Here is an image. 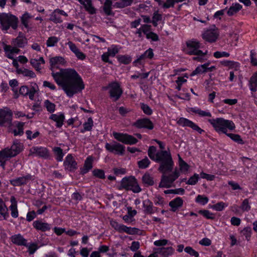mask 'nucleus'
I'll use <instances>...</instances> for the list:
<instances>
[{
	"instance_id": "f257e3e1",
	"label": "nucleus",
	"mask_w": 257,
	"mask_h": 257,
	"mask_svg": "<svg viewBox=\"0 0 257 257\" xmlns=\"http://www.w3.org/2000/svg\"><path fill=\"white\" fill-rule=\"evenodd\" d=\"M156 148L150 146L148 150V156L153 161L160 163L158 170L163 175L161 177L159 187L160 188H170L173 182L179 177L180 172L175 169L174 171L169 175L167 174L172 171L174 162L171 153L167 151L162 150L156 153Z\"/></svg>"
},
{
	"instance_id": "f03ea898",
	"label": "nucleus",
	"mask_w": 257,
	"mask_h": 257,
	"mask_svg": "<svg viewBox=\"0 0 257 257\" xmlns=\"http://www.w3.org/2000/svg\"><path fill=\"white\" fill-rule=\"evenodd\" d=\"M57 84L70 97L84 88V84L77 72L73 69L61 70L60 72L52 73Z\"/></svg>"
},
{
	"instance_id": "7ed1b4c3",
	"label": "nucleus",
	"mask_w": 257,
	"mask_h": 257,
	"mask_svg": "<svg viewBox=\"0 0 257 257\" xmlns=\"http://www.w3.org/2000/svg\"><path fill=\"white\" fill-rule=\"evenodd\" d=\"M218 133L225 134L232 140L238 144H243L244 142L240 136L237 134L227 133L228 128L233 130L235 128V124L232 121L226 120L223 118H217L216 119H209L208 120Z\"/></svg>"
},
{
	"instance_id": "20e7f679",
	"label": "nucleus",
	"mask_w": 257,
	"mask_h": 257,
	"mask_svg": "<svg viewBox=\"0 0 257 257\" xmlns=\"http://www.w3.org/2000/svg\"><path fill=\"white\" fill-rule=\"evenodd\" d=\"M24 146L19 141H14L11 148H6L0 151V166L5 169L6 162L10 158L16 156L23 150Z\"/></svg>"
},
{
	"instance_id": "39448f33",
	"label": "nucleus",
	"mask_w": 257,
	"mask_h": 257,
	"mask_svg": "<svg viewBox=\"0 0 257 257\" xmlns=\"http://www.w3.org/2000/svg\"><path fill=\"white\" fill-rule=\"evenodd\" d=\"M18 19L16 16L10 14H0V23L3 30L7 31L10 27L16 30L18 27Z\"/></svg>"
},
{
	"instance_id": "423d86ee",
	"label": "nucleus",
	"mask_w": 257,
	"mask_h": 257,
	"mask_svg": "<svg viewBox=\"0 0 257 257\" xmlns=\"http://www.w3.org/2000/svg\"><path fill=\"white\" fill-rule=\"evenodd\" d=\"M122 189L131 190L134 193H139L142 190L137 179L134 177H124L121 180L118 189Z\"/></svg>"
},
{
	"instance_id": "0eeeda50",
	"label": "nucleus",
	"mask_w": 257,
	"mask_h": 257,
	"mask_svg": "<svg viewBox=\"0 0 257 257\" xmlns=\"http://www.w3.org/2000/svg\"><path fill=\"white\" fill-rule=\"evenodd\" d=\"M186 48L185 49V52L189 55L201 54L203 52L199 50L201 48L200 43L194 40H189L186 42Z\"/></svg>"
},
{
	"instance_id": "6e6552de",
	"label": "nucleus",
	"mask_w": 257,
	"mask_h": 257,
	"mask_svg": "<svg viewBox=\"0 0 257 257\" xmlns=\"http://www.w3.org/2000/svg\"><path fill=\"white\" fill-rule=\"evenodd\" d=\"M105 148L109 152L119 155H123L125 151L123 145L114 141L110 143H106Z\"/></svg>"
},
{
	"instance_id": "1a4fd4ad",
	"label": "nucleus",
	"mask_w": 257,
	"mask_h": 257,
	"mask_svg": "<svg viewBox=\"0 0 257 257\" xmlns=\"http://www.w3.org/2000/svg\"><path fill=\"white\" fill-rule=\"evenodd\" d=\"M113 136L118 141L121 142L125 144L133 145L138 142V140L136 138L126 134L113 132Z\"/></svg>"
},
{
	"instance_id": "9d476101",
	"label": "nucleus",
	"mask_w": 257,
	"mask_h": 257,
	"mask_svg": "<svg viewBox=\"0 0 257 257\" xmlns=\"http://www.w3.org/2000/svg\"><path fill=\"white\" fill-rule=\"evenodd\" d=\"M38 90V86L36 83H34L32 84L30 88L26 85L21 86L19 90V93L23 96L28 95L31 100H33L35 94Z\"/></svg>"
},
{
	"instance_id": "9b49d317",
	"label": "nucleus",
	"mask_w": 257,
	"mask_h": 257,
	"mask_svg": "<svg viewBox=\"0 0 257 257\" xmlns=\"http://www.w3.org/2000/svg\"><path fill=\"white\" fill-rule=\"evenodd\" d=\"M109 87L110 97L113 98L114 101L117 100L122 93L120 85L117 82H113L109 84Z\"/></svg>"
},
{
	"instance_id": "f8f14e48",
	"label": "nucleus",
	"mask_w": 257,
	"mask_h": 257,
	"mask_svg": "<svg viewBox=\"0 0 257 257\" xmlns=\"http://www.w3.org/2000/svg\"><path fill=\"white\" fill-rule=\"evenodd\" d=\"M219 35L217 28L213 26V28L207 30L203 34L202 38L209 42H214L217 40Z\"/></svg>"
},
{
	"instance_id": "ddd939ff",
	"label": "nucleus",
	"mask_w": 257,
	"mask_h": 257,
	"mask_svg": "<svg viewBox=\"0 0 257 257\" xmlns=\"http://www.w3.org/2000/svg\"><path fill=\"white\" fill-rule=\"evenodd\" d=\"M35 179V176L30 174L10 180V183L14 186L26 185L30 181Z\"/></svg>"
},
{
	"instance_id": "4468645a",
	"label": "nucleus",
	"mask_w": 257,
	"mask_h": 257,
	"mask_svg": "<svg viewBox=\"0 0 257 257\" xmlns=\"http://www.w3.org/2000/svg\"><path fill=\"white\" fill-rule=\"evenodd\" d=\"M177 123L183 126H188L192 128L193 130L197 131L200 134H201L204 131L199 127L193 121L181 117L177 121Z\"/></svg>"
},
{
	"instance_id": "2eb2a0df",
	"label": "nucleus",
	"mask_w": 257,
	"mask_h": 257,
	"mask_svg": "<svg viewBox=\"0 0 257 257\" xmlns=\"http://www.w3.org/2000/svg\"><path fill=\"white\" fill-rule=\"evenodd\" d=\"M12 112L9 109H0V125L10 124L12 122Z\"/></svg>"
},
{
	"instance_id": "dca6fc26",
	"label": "nucleus",
	"mask_w": 257,
	"mask_h": 257,
	"mask_svg": "<svg viewBox=\"0 0 257 257\" xmlns=\"http://www.w3.org/2000/svg\"><path fill=\"white\" fill-rule=\"evenodd\" d=\"M65 169L69 171H74L77 168V164L71 154L67 156L64 162Z\"/></svg>"
},
{
	"instance_id": "f3484780",
	"label": "nucleus",
	"mask_w": 257,
	"mask_h": 257,
	"mask_svg": "<svg viewBox=\"0 0 257 257\" xmlns=\"http://www.w3.org/2000/svg\"><path fill=\"white\" fill-rule=\"evenodd\" d=\"M134 125L139 128H146L151 130L154 128L153 122L149 118L138 119L135 122Z\"/></svg>"
},
{
	"instance_id": "a211bd4d",
	"label": "nucleus",
	"mask_w": 257,
	"mask_h": 257,
	"mask_svg": "<svg viewBox=\"0 0 257 257\" xmlns=\"http://www.w3.org/2000/svg\"><path fill=\"white\" fill-rule=\"evenodd\" d=\"M30 152V155H35L44 158H47L49 157V152L46 148L34 147L32 148Z\"/></svg>"
},
{
	"instance_id": "6ab92c4d",
	"label": "nucleus",
	"mask_w": 257,
	"mask_h": 257,
	"mask_svg": "<svg viewBox=\"0 0 257 257\" xmlns=\"http://www.w3.org/2000/svg\"><path fill=\"white\" fill-rule=\"evenodd\" d=\"M27 43V39L23 36L22 32H20L19 36L13 41V44L14 46L20 48H23Z\"/></svg>"
},
{
	"instance_id": "aec40b11",
	"label": "nucleus",
	"mask_w": 257,
	"mask_h": 257,
	"mask_svg": "<svg viewBox=\"0 0 257 257\" xmlns=\"http://www.w3.org/2000/svg\"><path fill=\"white\" fill-rule=\"evenodd\" d=\"M33 225L37 230L42 231H46L50 229V225L45 222H43L40 220H36L33 222Z\"/></svg>"
},
{
	"instance_id": "412c9836",
	"label": "nucleus",
	"mask_w": 257,
	"mask_h": 257,
	"mask_svg": "<svg viewBox=\"0 0 257 257\" xmlns=\"http://www.w3.org/2000/svg\"><path fill=\"white\" fill-rule=\"evenodd\" d=\"M156 253L160 254V257H168L172 254L174 249L172 247H160L156 249Z\"/></svg>"
},
{
	"instance_id": "4be33fe9",
	"label": "nucleus",
	"mask_w": 257,
	"mask_h": 257,
	"mask_svg": "<svg viewBox=\"0 0 257 257\" xmlns=\"http://www.w3.org/2000/svg\"><path fill=\"white\" fill-rule=\"evenodd\" d=\"M11 240L13 243L18 245L27 246V240L20 234L12 236Z\"/></svg>"
},
{
	"instance_id": "5701e85b",
	"label": "nucleus",
	"mask_w": 257,
	"mask_h": 257,
	"mask_svg": "<svg viewBox=\"0 0 257 257\" xmlns=\"http://www.w3.org/2000/svg\"><path fill=\"white\" fill-rule=\"evenodd\" d=\"M50 119L56 122V126L57 127H61L63 124L65 116L62 113L59 114H52L50 115Z\"/></svg>"
},
{
	"instance_id": "b1692460",
	"label": "nucleus",
	"mask_w": 257,
	"mask_h": 257,
	"mask_svg": "<svg viewBox=\"0 0 257 257\" xmlns=\"http://www.w3.org/2000/svg\"><path fill=\"white\" fill-rule=\"evenodd\" d=\"M183 203V201L181 198L177 197L175 199L170 201L169 205L171 207V211L175 212L179 208L182 206Z\"/></svg>"
},
{
	"instance_id": "393cba45",
	"label": "nucleus",
	"mask_w": 257,
	"mask_h": 257,
	"mask_svg": "<svg viewBox=\"0 0 257 257\" xmlns=\"http://www.w3.org/2000/svg\"><path fill=\"white\" fill-rule=\"evenodd\" d=\"M92 161L93 160L91 157H89L86 159L83 168L81 169V173L82 174L87 173L92 168Z\"/></svg>"
},
{
	"instance_id": "a878e982",
	"label": "nucleus",
	"mask_w": 257,
	"mask_h": 257,
	"mask_svg": "<svg viewBox=\"0 0 257 257\" xmlns=\"http://www.w3.org/2000/svg\"><path fill=\"white\" fill-rule=\"evenodd\" d=\"M82 3H80L82 5L85 10L87 11L90 14H94L96 13L95 9L92 6V1L91 0H82Z\"/></svg>"
},
{
	"instance_id": "bb28decb",
	"label": "nucleus",
	"mask_w": 257,
	"mask_h": 257,
	"mask_svg": "<svg viewBox=\"0 0 257 257\" xmlns=\"http://www.w3.org/2000/svg\"><path fill=\"white\" fill-rule=\"evenodd\" d=\"M249 86L251 91H257V71L254 73L249 80Z\"/></svg>"
},
{
	"instance_id": "cd10ccee",
	"label": "nucleus",
	"mask_w": 257,
	"mask_h": 257,
	"mask_svg": "<svg viewBox=\"0 0 257 257\" xmlns=\"http://www.w3.org/2000/svg\"><path fill=\"white\" fill-rule=\"evenodd\" d=\"M112 1L111 0H105L103 6V10L107 16H113L114 13L112 11Z\"/></svg>"
},
{
	"instance_id": "c85d7f7f",
	"label": "nucleus",
	"mask_w": 257,
	"mask_h": 257,
	"mask_svg": "<svg viewBox=\"0 0 257 257\" xmlns=\"http://www.w3.org/2000/svg\"><path fill=\"white\" fill-rule=\"evenodd\" d=\"M220 63L224 66L228 67L229 69H234L237 70L239 67V63L232 61L225 60L220 62Z\"/></svg>"
},
{
	"instance_id": "c756f323",
	"label": "nucleus",
	"mask_w": 257,
	"mask_h": 257,
	"mask_svg": "<svg viewBox=\"0 0 257 257\" xmlns=\"http://www.w3.org/2000/svg\"><path fill=\"white\" fill-rule=\"evenodd\" d=\"M143 207H144V212L145 213L152 214L154 212L153 209V203L149 199H146L143 202Z\"/></svg>"
},
{
	"instance_id": "7c9ffc66",
	"label": "nucleus",
	"mask_w": 257,
	"mask_h": 257,
	"mask_svg": "<svg viewBox=\"0 0 257 257\" xmlns=\"http://www.w3.org/2000/svg\"><path fill=\"white\" fill-rule=\"evenodd\" d=\"M242 9V6L238 3L233 4L227 12L229 16L233 15Z\"/></svg>"
},
{
	"instance_id": "2f4dec72",
	"label": "nucleus",
	"mask_w": 257,
	"mask_h": 257,
	"mask_svg": "<svg viewBox=\"0 0 257 257\" xmlns=\"http://www.w3.org/2000/svg\"><path fill=\"white\" fill-rule=\"evenodd\" d=\"M134 0H120L115 3L114 6L116 8L122 9L131 6Z\"/></svg>"
},
{
	"instance_id": "473e14b6",
	"label": "nucleus",
	"mask_w": 257,
	"mask_h": 257,
	"mask_svg": "<svg viewBox=\"0 0 257 257\" xmlns=\"http://www.w3.org/2000/svg\"><path fill=\"white\" fill-rule=\"evenodd\" d=\"M142 182L146 186H152L154 184L153 178L149 173H145L143 175Z\"/></svg>"
},
{
	"instance_id": "72a5a7b5",
	"label": "nucleus",
	"mask_w": 257,
	"mask_h": 257,
	"mask_svg": "<svg viewBox=\"0 0 257 257\" xmlns=\"http://www.w3.org/2000/svg\"><path fill=\"white\" fill-rule=\"evenodd\" d=\"M93 125V121L91 117H89L87 119V122L83 124V128L81 130L80 132L84 133L86 131H90L92 130Z\"/></svg>"
},
{
	"instance_id": "f704fd0d",
	"label": "nucleus",
	"mask_w": 257,
	"mask_h": 257,
	"mask_svg": "<svg viewBox=\"0 0 257 257\" xmlns=\"http://www.w3.org/2000/svg\"><path fill=\"white\" fill-rule=\"evenodd\" d=\"M64 62V59L60 56H56L52 57L50 59V63L51 67V69L52 70V67L57 64H62Z\"/></svg>"
},
{
	"instance_id": "c9c22d12",
	"label": "nucleus",
	"mask_w": 257,
	"mask_h": 257,
	"mask_svg": "<svg viewBox=\"0 0 257 257\" xmlns=\"http://www.w3.org/2000/svg\"><path fill=\"white\" fill-rule=\"evenodd\" d=\"M207 64H204L198 66L191 74V76H194L198 74L206 72V66Z\"/></svg>"
},
{
	"instance_id": "e433bc0d",
	"label": "nucleus",
	"mask_w": 257,
	"mask_h": 257,
	"mask_svg": "<svg viewBox=\"0 0 257 257\" xmlns=\"http://www.w3.org/2000/svg\"><path fill=\"white\" fill-rule=\"evenodd\" d=\"M150 161L146 157L143 160L138 162V165L139 168L144 169L147 168L150 164Z\"/></svg>"
},
{
	"instance_id": "4c0bfd02",
	"label": "nucleus",
	"mask_w": 257,
	"mask_h": 257,
	"mask_svg": "<svg viewBox=\"0 0 257 257\" xmlns=\"http://www.w3.org/2000/svg\"><path fill=\"white\" fill-rule=\"evenodd\" d=\"M179 165L180 167V169L182 172H186L188 171L189 166L183 160V159L180 157L179 155Z\"/></svg>"
},
{
	"instance_id": "58836bf2",
	"label": "nucleus",
	"mask_w": 257,
	"mask_h": 257,
	"mask_svg": "<svg viewBox=\"0 0 257 257\" xmlns=\"http://www.w3.org/2000/svg\"><path fill=\"white\" fill-rule=\"evenodd\" d=\"M53 151L56 155V160L59 162L62 161L64 156L62 149L60 147H55Z\"/></svg>"
},
{
	"instance_id": "ea45409f",
	"label": "nucleus",
	"mask_w": 257,
	"mask_h": 257,
	"mask_svg": "<svg viewBox=\"0 0 257 257\" xmlns=\"http://www.w3.org/2000/svg\"><path fill=\"white\" fill-rule=\"evenodd\" d=\"M24 122H19L17 125V130H14L13 131V133L14 135V136H18V135H20V136H21L23 134V126H24Z\"/></svg>"
},
{
	"instance_id": "a19ab883",
	"label": "nucleus",
	"mask_w": 257,
	"mask_h": 257,
	"mask_svg": "<svg viewBox=\"0 0 257 257\" xmlns=\"http://www.w3.org/2000/svg\"><path fill=\"white\" fill-rule=\"evenodd\" d=\"M162 19V15L158 14V12H155L153 14V20L152 23L154 27L158 26V22L161 21Z\"/></svg>"
},
{
	"instance_id": "79ce46f5",
	"label": "nucleus",
	"mask_w": 257,
	"mask_h": 257,
	"mask_svg": "<svg viewBox=\"0 0 257 257\" xmlns=\"http://www.w3.org/2000/svg\"><path fill=\"white\" fill-rule=\"evenodd\" d=\"M117 58L119 62L124 64H129L132 60L130 56L125 55H118Z\"/></svg>"
},
{
	"instance_id": "37998d69",
	"label": "nucleus",
	"mask_w": 257,
	"mask_h": 257,
	"mask_svg": "<svg viewBox=\"0 0 257 257\" xmlns=\"http://www.w3.org/2000/svg\"><path fill=\"white\" fill-rule=\"evenodd\" d=\"M8 209L5 203H2L0 204V214H1L6 219L9 216V213L8 212Z\"/></svg>"
},
{
	"instance_id": "c03bdc74",
	"label": "nucleus",
	"mask_w": 257,
	"mask_h": 257,
	"mask_svg": "<svg viewBox=\"0 0 257 257\" xmlns=\"http://www.w3.org/2000/svg\"><path fill=\"white\" fill-rule=\"evenodd\" d=\"M93 175L99 179H104L105 178L104 171L101 169H95L92 171Z\"/></svg>"
},
{
	"instance_id": "a18cd8bd",
	"label": "nucleus",
	"mask_w": 257,
	"mask_h": 257,
	"mask_svg": "<svg viewBox=\"0 0 257 257\" xmlns=\"http://www.w3.org/2000/svg\"><path fill=\"white\" fill-rule=\"evenodd\" d=\"M59 41V39L55 36L50 37L47 41L46 45L47 47H53Z\"/></svg>"
},
{
	"instance_id": "49530a36",
	"label": "nucleus",
	"mask_w": 257,
	"mask_h": 257,
	"mask_svg": "<svg viewBox=\"0 0 257 257\" xmlns=\"http://www.w3.org/2000/svg\"><path fill=\"white\" fill-rule=\"evenodd\" d=\"M44 104L47 108V111L52 113L55 110V105L54 103L51 102L49 100H46L44 102Z\"/></svg>"
},
{
	"instance_id": "de8ad7c7",
	"label": "nucleus",
	"mask_w": 257,
	"mask_h": 257,
	"mask_svg": "<svg viewBox=\"0 0 257 257\" xmlns=\"http://www.w3.org/2000/svg\"><path fill=\"white\" fill-rule=\"evenodd\" d=\"M16 47V46L12 47L10 45H6L4 47V50L6 52H9L11 54H18L20 51V50L18 49Z\"/></svg>"
},
{
	"instance_id": "09e8293b",
	"label": "nucleus",
	"mask_w": 257,
	"mask_h": 257,
	"mask_svg": "<svg viewBox=\"0 0 257 257\" xmlns=\"http://www.w3.org/2000/svg\"><path fill=\"white\" fill-rule=\"evenodd\" d=\"M198 212L207 219H213L214 218V214L207 210H201Z\"/></svg>"
},
{
	"instance_id": "8fccbe9b",
	"label": "nucleus",
	"mask_w": 257,
	"mask_h": 257,
	"mask_svg": "<svg viewBox=\"0 0 257 257\" xmlns=\"http://www.w3.org/2000/svg\"><path fill=\"white\" fill-rule=\"evenodd\" d=\"M185 192V190L183 188H179L176 189H170L166 190L164 191V193L166 194H183Z\"/></svg>"
},
{
	"instance_id": "3c124183",
	"label": "nucleus",
	"mask_w": 257,
	"mask_h": 257,
	"mask_svg": "<svg viewBox=\"0 0 257 257\" xmlns=\"http://www.w3.org/2000/svg\"><path fill=\"white\" fill-rule=\"evenodd\" d=\"M196 201L202 205H205L208 202V198L207 197L198 195L196 198Z\"/></svg>"
},
{
	"instance_id": "603ef678",
	"label": "nucleus",
	"mask_w": 257,
	"mask_h": 257,
	"mask_svg": "<svg viewBox=\"0 0 257 257\" xmlns=\"http://www.w3.org/2000/svg\"><path fill=\"white\" fill-rule=\"evenodd\" d=\"M240 208L243 211H248L250 209V206L249 204V201L248 199H244L240 206Z\"/></svg>"
},
{
	"instance_id": "864d4df0",
	"label": "nucleus",
	"mask_w": 257,
	"mask_h": 257,
	"mask_svg": "<svg viewBox=\"0 0 257 257\" xmlns=\"http://www.w3.org/2000/svg\"><path fill=\"white\" fill-rule=\"evenodd\" d=\"M50 20L56 23H61L62 21L59 15L56 13L55 11H54V13L51 15Z\"/></svg>"
},
{
	"instance_id": "5fc2aeb1",
	"label": "nucleus",
	"mask_w": 257,
	"mask_h": 257,
	"mask_svg": "<svg viewBox=\"0 0 257 257\" xmlns=\"http://www.w3.org/2000/svg\"><path fill=\"white\" fill-rule=\"evenodd\" d=\"M199 175L195 174L193 176L191 177L188 181L186 182L187 184L193 185L196 184L198 182Z\"/></svg>"
},
{
	"instance_id": "6e6d98bb",
	"label": "nucleus",
	"mask_w": 257,
	"mask_h": 257,
	"mask_svg": "<svg viewBox=\"0 0 257 257\" xmlns=\"http://www.w3.org/2000/svg\"><path fill=\"white\" fill-rule=\"evenodd\" d=\"M30 18V16L28 13H25L21 18V22L23 25L26 27H28V20Z\"/></svg>"
},
{
	"instance_id": "4d7b16f0",
	"label": "nucleus",
	"mask_w": 257,
	"mask_h": 257,
	"mask_svg": "<svg viewBox=\"0 0 257 257\" xmlns=\"http://www.w3.org/2000/svg\"><path fill=\"white\" fill-rule=\"evenodd\" d=\"M251 229L250 227H246L241 231L242 234L245 236L246 240H248L251 235Z\"/></svg>"
},
{
	"instance_id": "13d9d810",
	"label": "nucleus",
	"mask_w": 257,
	"mask_h": 257,
	"mask_svg": "<svg viewBox=\"0 0 257 257\" xmlns=\"http://www.w3.org/2000/svg\"><path fill=\"white\" fill-rule=\"evenodd\" d=\"M141 106L142 109L145 114L147 115H151L152 113V110L147 104L141 103Z\"/></svg>"
},
{
	"instance_id": "bf43d9fd",
	"label": "nucleus",
	"mask_w": 257,
	"mask_h": 257,
	"mask_svg": "<svg viewBox=\"0 0 257 257\" xmlns=\"http://www.w3.org/2000/svg\"><path fill=\"white\" fill-rule=\"evenodd\" d=\"M185 251L189 253L191 255L194 256L195 257H198L199 254L198 252L195 251L190 246H187L185 248Z\"/></svg>"
},
{
	"instance_id": "052dcab7",
	"label": "nucleus",
	"mask_w": 257,
	"mask_h": 257,
	"mask_svg": "<svg viewBox=\"0 0 257 257\" xmlns=\"http://www.w3.org/2000/svg\"><path fill=\"white\" fill-rule=\"evenodd\" d=\"M27 136V139L29 140H32L39 136L40 133L38 131L36 132L34 134H32V131L28 130L26 132Z\"/></svg>"
},
{
	"instance_id": "680f3d73",
	"label": "nucleus",
	"mask_w": 257,
	"mask_h": 257,
	"mask_svg": "<svg viewBox=\"0 0 257 257\" xmlns=\"http://www.w3.org/2000/svg\"><path fill=\"white\" fill-rule=\"evenodd\" d=\"M225 207V203L223 202H220L217 203H216L215 205H213L212 206V208L218 211H220L222 210Z\"/></svg>"
},
{
	"instance_id": "e2e57ef3",
	"label": "nucleus",
	"mask_w": 257,
	"mask_h": 257,
	"mask_svg": "<svg viewBox=\"0 0 257 257\" xmlns=\"http://www.w3.org/2000/svg\"><path fill=\"white\" fill-rule=\"evenodd\" d=\"M146 37L148 39H151L153 41H157L159 40L158 36L155 33L150 32L147 34Z\"/></svg>"
},
{
	"instance_id": "0e129e2a",
	"label": "nucleus",
	"mask_w": 257,
	"mask_h": 257,
	"mask_svg": "<svg viewBox=\"0 0 257 257\" xmlns=\"http://www.w3.org/2000/svg\"><path fill=\"white\" fill-rule=\"evenodd\" d=\"M193 111L196 113L198 114L199 115L201 116H211V114L209 112H207L199 109L193 110Z\"/></svg>"
},
{
	"instance_id": "69168bd1",
	"label": "nucleus",
	"mask_w": 257,
	"mask_h": 257,
	"mask_svg": "<svg viewBox=\"0 0 257 257\" xmlns=\"http://www.w3.org/2000/svg\"><path fill=\"white\" fill-rule=\"evenodd\" d=\"M213 56L216 58H219L222 57H227L229 56V53L226 52L216 51L214 53Z\"/></svg>"
},
{
	"instance_id": "338daca9",
	"label": "nucleus",
	"mask_w": 257,
	"mask_h": 257,
	"mask_svg": "<svg viewBox=\"0 0 257 257\" xmlns=\"http://www.w3.org/2000/svg\"><path fill=\"white\" fill-rule=\"evenodd\" d=\"M30 63L37 71H40L41 68L40 67V63L38 62V60L36 59H32L30 60Z\"/></svg>"
},
{
	"instance_id": "774afa93",
	"label": "nucleus",
	"mask_w": 257,
	"mask_h": 257,
	"mask_svg": "<svg viewBox=\"0 0 257 257\" xmlns=\"http://www.w3.org/2000/svg\"><path fill=\"white\" fill-rule=\"evenodd\" d=\"M10 209L11 210V215L14 218L18 216V211L17 209V205H11Z\"/></svg>"
}]
</instances>
